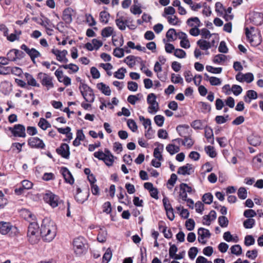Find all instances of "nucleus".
<instances>
[{
	"mask_svg": "<svg viewBox=\"0 0 263 263\" xmlns=\"http://www.w3.org/2000/svg\"><path fill=\"white\" fill-rule=\"evenodd\" d=\"M112 252L110 248H108L103 256V260L106 261V263H107L111 258Z\"/></svg>",
	"mask_w": 263,
	"mask_h": 263,
	"instance_id": "55",
	"label": "nucleus"
},
{
	"mask_svg": "<svg viewBox=\"0 0 263 263\" xmlns=\"http://www.w3.org/2000/svg\"><path fill=\"white\" fill-rule=\"evenodd\" d=\"M258 255V251L257 250L254 249L252 251H248L246 253V256L251 259H255Z\"/></svg>",
	"mask_w": 263,
	"mask_h": 263,
	"instance_id": "52",
	"label": "nucleus"
},
{
	"mask_svg": "<svg viewBox=\"0 0 263 263\" xmlns=\"http://www.w3.org/2000/svg\"><path fill=\"white\" fill-rule=\"evenodd\" d=\"M28 145L32 148H44L45 144L43 141L37 137H31L28 141Z\"/></svg>",
	"mask_w": 263,
	"mask_h": 263,
	"instance_id": "10",
	"label": "nucleus"
},
{
	"mask_svg": "<svg viewBox=\"0 0 263 263\" xmlns=\"http://www.w3.org/2000/svg\"><path fill=\"white\" fill-rule=\"evenodd\" d=\"M238 197L241 199H245L247 197V191L243 187H240L237 192Z\"/></svg>",
	"mask_w": 263,
	"mask_h": 263,
	"instance_id": "40",
	"label": "nucleus"
},
{
	"mask_svg": "<svg viewBox=\"0 0 263 263\" xmlns=\"http://www.w3.org/2000/svg\"><path fill=\"white\" fill-rule=\"evenodd\" d=\"M194 141L187 136L184 137V139L182 141V144L187 148L191 147L194 145Z\"/></svg>",
	"mask_w": 263,
	"mask_h": 263,
	"instance_id": "35",
	"label": "nucleus"
},
{
	"mask_svg": "<svg viewBox=\"0 0 263 263\" xmlns=\"http://www.w3.org/2000/svg\"><path fill=\"white\" fill-rule=\"evenodd\" d=\"M255 224V220L252 218H248L243 222V226L246 229H251Z\"/></svg>",
	"mask_w": 263,
	"mask_h": 263,
	"instance_id": "46",
	"label": "nucleus"
},
{
	"mask_svg": "<svg viewBox=\"0 0 263 263\" xmlns=\"http://www.w3.org/2000/svg\"><path fill=\"white\" fill-rule=\"evenodd\" d=\"M218 222L219 225L222 227H227L229 223V220L228 218L224 216H219L218 218Z\"/></svg>",
	"mask_w": 263,
	"mask_h": 263,
	"instance_id": "42",
	"label": "nucleus"
},
{
	"mask_svg": "<svg viewBox=\"0 0 263 263\" xmlns=\"http://www.w3.org/2000/svg\"><path fill=\"white\" fill-rule=\"evenodd\" d=\"M155 144L157 145L158 146L154 149V157L159 161L163 160L162 155V152L163 150V144L159 143H156Z\"/></svg>",
	"mask_w": 263,
	"mask_h": 263,
	"instance_id": "16",
	"label": "nucleus"
},
{
	"mask_svg": "<svg viewBox=\"0 0 263 263\" xmlns=\"http://www.w3.org/2000/svg\"><path fill=\"white\" fill-rule=\"evenodd\" d=\"M243 76L244 78V81L246 82L247 83H251L254 80V76L253 73L251 72H248L243 74Z\"/></svg>",
	"mask_w": 263,
	"mask_h": 263,
	"instance_id": "61",
	"label": "nucleus"
},
{
	"mask_svg": "<svg viewBox=\"0 0 263 263\" xmlns=\"http://www.w3.org/2000/svg\"><path fill=\"white\" fill-rule=\"evenodd\" d=\"M175 12L176 11L175 8L172 6L165 7L164 10V12L162 14V16L164 17H166L167 15H173Z\"/></svg>",
	"mask_w": 263,
	"mask_h": 263,
	"instance_id": "38",
	"label": "nucleus"
},
{
	"mask_svg": "<svg viewBox=\"0 0 263 263\" xmlns=\"http://www.w3.org/2000/svg\"><path fill=\"white\" fill-rule=\"evenodd\" d=\"M195 222L193 219H189L185 222V227L187 230L192 231L195 228Z\"/></svg>",
	"mask_w": 263,
	"mask_h": 263,
	"instance_id": "49",
	"label": "nucleus"
},
{
	"mask_svg": "<svg viewBox=\"0 0 263 263\" xmlns=\"http://www.w3.org/2000/svg\"><path fill=\"white\" fill-rule=\"evenodd\" d=\"M257 98V92L253 90H249L247 92V95L245 97L244 100L246 102L250 103L251 100L256 99Z\"/></svg>",
	"mask_w": 263,
	"mask_h": 263,
	"instance_id": "22",
	"label": "nucleus"
},
{
	"mask_svg": "<svg viewBox=\"0 0 263 263\" xmlns=\"http://www.w3.org/2000/svg\"><path fill=\"white\" fill-rule=\"evenodd\" d=\"M26 77L27 80V83L29 85L36 87L40 86V84L36 82V80L32 77L31 75L27 74Z\"/></svg>",
	"mask_w": 263,
	"mask_h": 263,
	"instance_id": "37",
	"label": "nucleus"
},
{
	"mask_svg": "<svg viewBox=\"0 0 263 263\" xmlns=\"http://www.w3.org/2000/svg\"><path fill=\"white\" fill-rule=\"evenodd\" d=\"M197 234L198 235V241L203 245H205L206 242V241L204 240L203 239L206 237L209 238L211 236L210 231L208 229L203 228H200L198 230Z\"/></svg>",
	"mask_w": 263,
	"mask_h": 263,
	"instance_id": "13",
	"label": "nucleus"
},
{
	"mask_svg": "<svg viewBox=\"0 0 263 263\" xmlns=\"http://www.w3.org/2000/svg\"><path fill=\"white\" fill-rule=\"evenodd\" d=\"M192 169V165L187 163L185 165L179 167L177 173L183 175H190V170Z\"/></svg>",
	"mask_w": 263,
	"mask_h": 263,
	"instance_id": "20",
	"label": "nucleus"
},
{
	"mask_svg": "<svg viewBox=\"0 0 263 263\" xmlns=\"http://www.w3.org/2000/svg\"><path fill=\"white\" fill-rule=\"evenodd\" d=\"M166 151L171 154L174 155L180 151V148L173 144H169L166 147Z\"/></svg>",
	"mask_w": 263,
	"mask_h": 263,
	"instance_id": "27",
	"label": "nucleus"
},
{
	"mask_svg": "<svg viewBox=\"0 0 263 263\" xmlns=\"http://www.w3.org/2000/svg\"><path fill=\"white\" fill-rule=\"evenodd\" d=\"M89 196V192L88 190L85 193L82 192L80 188H78L75 199L79 203H83L87 200Z\"/></svg>",
	"mask_w": 263,
	"mask_h": 263,
	"instance_id": "12",
	"label": "nucleus"
},
{
	"mask_svg": "<svg viewBox=\"0 0 263 263\" xmlns=\"http://www.w3.org/2000/svg\"><path fill=\"white\" fill-rule=\"evenodd\" d=\"M39 77L42 79L41 83L43 86H46L47 89L53 87V84L52 82V78L46 73H39Z\"/></svg>",
	"mask_w": 263,
	"mask_h": 263,
	"instance_id": "11",
	"label": "nucleus"
},
{
	"mask_svg": "<svg viewBox=\"0 0 263 263\" xmlns=\"http://www.w3.org/2000/svg\"><path fill=\"white\" fill-rule=\"evenodd\" d=\"M135 58L134 55H129L124 59V62L129 67H133L135 65Z\"/></svg>",
	"mask_w": 263,
	"mask_h": 263,
	"instance_id": "41",
	"label": "nucleus"
},
{
	"mask_svg": "<svg viewBox=\"0 0 263 263\" xmlns=\"http://www.w3.org/2000/svg\"><path fill=\"white\" fill-rule=\"evenodd\" d=\"M251 20L254 24L258 26L263 23V14L261 13H255L253 14Z\"/></svg>",
	"mask_w": 263,
	"mask_h": 263,
	"instance_id": "19",
	"label": "nucleus"
},
{
	"mask_svg": "<svg viewBox=\"0 0 263 263\" xmlns=\"http://www.w3.org/2000/svg\"><path fill=\"white\" fill-rule=\"evenodd\" d=\"M192 22H194L196 24L195 26H197V27H200V21L199 19L198 18V17H191V18H189L186 21V23L189 26H190L191 27H194L195 26H194V24Z\"/></svg>",
	"mask_w": 263,
	"mask_h": 263,
	"instance_id": "32",
	"label": "nucleus"
},
{
	"mask_svg": "<svg viewBox=\"0 0 263 263\" xmlns=\"http://www.w3.org/2000/svg\"><path fill=\"white\" fill-rule=\"evenodd\" d=\"M174 55L179 58H184L186 56V53L182 49H177L175 50Z\"/></svg>",
	"mask_w": 263,
	"mask_h": 263,
	"instance_id": "60",
	"label": "nucleus"
},
{
	"mask_svg": "<svg viewBox=\"0 0 263 263\" xmlns=\"http://www.w3.org/2000/svg\"><path fill=\"white\" fill-rule=\"evenodd\" d=\"M73 10L71 8L65 9L63 12L62 18L66 24H70L72 21V13Z\"/></svg>",
	"mask_w": 263,
	"mask_h": 263,
	"instance_id": "17",
	"label": "nucleus"
},
{
	"mask_svg": "<svg viewBox=\"0 0 263 263\" xmlns=\"http://www.w3.org/2000/svg\"><path fill=\"white\" fill-rule=\"evenodd\" d=\"M114 29L110 26L103 28L101 32V35L104 37L110 36L113 33Z\"/></svg>",
	"mask_w": 263,
	"mask_h": 263,
	"instance_id": "30",
	"label": "nucleus"
},
{
	"mask_svg": "<svg viewBox=\"0 0 263 263\" xmlns=\"http://www.w3.org/2000/svg\"><path fill=\"white\" fill-rule=\"evenodd\" d=\"M255 242V239L252 235H247L245 239V244L247 246L253 245Z\"/></svg>",
	"mask_w": 263,
	"mask_h": 263,
	"instance_id": "56",
	"label": "nucleus"
},
{
	"mask_svg": "<svg viewBox=\"0 0 263 263\" xmlns=\"http://www.w3.org/2000/svg\"><path fill=\"white\" fill-rule=\"evenodd\" d=\"M115 21L116 25L119 29L121 30H124L125 29L127 22L126 20H123V16H121L119 18H117Z\"/></svg>",
	"mask_w": 263,
	"mask_h": 263,
	"instance_id": "25",
	"label": "nucleus"
},
{
	"mask_svg": "<svg viewBox=\"0 0 263 263\" xmlns=\"http://www.w3.org/2000/svg\"><path fill=\"white\" fill-rule=\"evenodd\" d=\"M213 196L211 193H205L202 196V201L208 204H210L212 202Z\"/></svg>",
	"mask_w": 263,
	"mask_h": 263,
	"instance_id": "39",
	"label": "nucleus"
},
{
	"mask_svg": "<svg viewBox=\"0 0 263 263\" xmlns=\"http://www.w3.org/2000/svg\"><path fill=\"white\" fill-rule=\"evenodd\" d=\"M205 137L208 142H211L212 144L214 143L213 133L212 128L209 127L205 129Z\"/></svg>",
	"mask_w": 263,
	"mask_h": 263,
	"instance_id": "29",
	"label": "nucleus"
},
{
	"mask_svg": "<svg viewBox=\"0 0 263 263\" xmlns=\"http://www.w3.org/2000/svg\"><path fill=\"white\" fill-rule=\"evenodd\" d=\"M25 54L21 50L16 49H12L9 50L6 56L10 62H15L24 58Z\"/></svg>",
	"mask_w": 263,
	"mask_h": 263,
	"instance_id": "7",
	"label": "nucleus"
},
{
	"mask_svg": "<svg viewBox=\"0 0 263 263\" xmlns=\"http://www.w3.org/2000/svg\"><path fill=\"white\" fill-rule=\"evenodd\" d=\"M155 123L159 127L163 126L164 122V117L161 115H156L154 117Z\"/></svg>",
	"mask_w": 263,
	"mask_h": 263,
	"instance_id": "43",
	"label": "nucleus"
},
{
	"mask_svg": "<svg viewBox=\"0 0 263 263\" xmlns=\"http://www.w3.org/2000/svg\"><path fill=\"white\" fill-rule=\"evenodd\" d=\"M198 250L196 247H192L190 249L188 254L191 259H194L198 253Z\"/></svg>",
	"mask_w": 263,
	"mask_h": 263,
	"instance_id": "50",
	"label": "nucleus"
},
{
	"mask_svg": "<svg viewBox=\"0 0 263 263\" xmlns=\"http://www.w3.org/2000/svg\"><path fill=\"white\" fill-rule=\"evenodd\" d=\"M60 172L66 182L69 183L70 184H72L74 183L73 177L70 171L66 167H62L61 168Z\"/></svg>",
	"mask_w": 263,
	"mask_h": 263,
	"instance_id": "15",
	"label": "nucleus"
},
{
	"mask_svg": "<svg viewBox=\"0 0 263 263\" xmlns=\"http://www.w3.org/2000/svg\"><path fill=\"white\" fill-rule=\"evenodd\" d=\"M38 125L43 130H46L51 126L50 124L44 118H41Z\"/></svg>",
	"mask_w": 263,
	"mask_h": 263,
	"instance_id": "31",
	"label": "nucleus"
},
{
	"mask_svg": "<svg viewBox=\"0 0 263 263\" xmlns=\"http://www.w3.org/2000/svg\"><path fill=\"white\" fill-rule=\"evenodd\" d=\"M209 82L210 84L213 86L219 85L221 83L220 79L215 77H211L209 78Z\"/></svg>",
	"mask_w": 263,
	"mask_h": 263,
	"instance_id": "54",
	"label": "nucleus"
},
{
	"mask_svg": "<svg viewBox=\"0 0 263 263\" xmlns=\"http://www.w3.org/2000/svg\"><path fill=\"white\" fill-rule=\"evenodd\" d=\"M110 14L106 11H102L100 13V21L101 22L107 24L108 22Z\"/></svg>",
	"mask_w": 263,
	"mask_h": 263,
	"instance_id": "28",
	"label": "nucleus"
},
{
	"mask_svg": "<svg viewBox=\"0 0 263 263\" xmlns=\"http://www.w3.org/2000/svg\"><path fill=\"white\" fill-rule=\"evenodd\" d=\"M79 89L81 93L86 102L92 103L95 100V95L92 89L87 84L81 83Z\"/></svg>",
	"mask_w": 263,
	"mask_h": 263,
	"instance_id": "4",
	"label": "nucleus"
},
{
	"mask_svg": "<svg viewBox=\"0 0 263 263\" xmlns=\"http://www.w3.org/2000/svg\"><path fill=\"white\" fill-rule=\"evenodd\" d=\"M113 54L114 56L121 58L124 55V50L123 48L117 47L114 50Z\"/></svg>",
	"mask_w": 263,
	"mask_h": 263,
	"instance_id": "45",
	"label": "nucleus"
},
{
	"mask_svg": "<svg viewBox=\"0 0 263 263\" xmlns=\"http://www.w3.org/2000/svg\"><path fill=\"white\" fill-rule=\"evenodd\" d=\"M84 241V239L81 237L74 239L73 241V250L77 255H80L86 251Z\"/></svg>",
	"mask_w": 263,
	"mask_h": 263,
	"instance_id": "6",
	"label": "nucleus"
},
{
	"mask_svg": "<svg viewBox=\"0 0 263 263\" xmlns=\"http://www.w3.org/2000/svg\"><path fill=\"white\" fill-rule=\"evenodd\" d=\"M231 252L236 255H239L242 253L241 247L239 245H235L231 247Z\"/></svg>",
	"mask_w": 263,
	"mask_h": 263,
	"instance_id": "36",
	"label": "nucleus"
},
{
	"mask_svg": "<svg viewBox=\"0 0 263 263\" xmlns=\"http://www.w3.org/2000/svg\"><path fill=\"white\" fill-rule=\"evenodd\" d=\"M168 22L172 25H176L179 22L178 17L176 15L168 16L166 17Z\"/></svg>",
	"mask_w": 263,
	"mask_h": 263,
	"instance_id": "59",
	"label": "nucleus"
},
{
	"mask_svg": "<svg viewBox=\"0 0 263 263\" xmlns=\"http://www.w3.org/2000/svg\"><path fill=\"white\" fill-rule=\"evenodd\" d=\"M189 126L186 125H179L177 127L176 130L179 135L182 137H185L187 136V130L189 129Z\"/></svg>",
	"mask_w": 263,
	"mask_h": 263,
	"instance_id": "24",
	"label": "nucleus"
},
{
	"mask_svg": "<svg viewBox=\"0 0 263 263\" xmlns=\"http://www.w3.org/2000/svg\"><path fill=\"white\" fill-rule=\"evenodd\" d=\"M256 213L253 210L249 209L245 211L243 215L247 218H252L256 216Z\"/></svg>",
	"mask_w": 263,
	"mask_h": 263,
	"instance_id": "64",
	"label": "nucleus"
},
{
	"mask_svg": "<svg viewBox=\"0 0 263 263\" xmlns=\"http://www.w3.org/2000/svg\"><path fill=\"white\" fill-rule=\"evenodd\" d=\"M197 44L202 50H207L212 46L211 43L205 40H199L197 42Z\"/></svg>",
	"mask_w": 263,
	"mask_h": 263,
	"instance_id": "26",
	"label": "nucleus"
},
{
	"mask_svg": "<svg viewBox=\"0 0 263 263\" xmlns=\"http://www.w3.org/2000/svg\"><path fill=\"white\" fill-rule=\"evenodd\" d=\"M39 226L35 222H30L28 229L27 237L28 241L31 244L36 243L41 236L39 232Z\"/></svg>",
	"mask_w": 263,
	"mask_h": 263,
	"instance_id": "3",
	"label": "nucleus"
},
{
	"mask_svg": "<svg viewBox=\"0 0 263 263\" xmlns=\"http://www.w3.org/2000/svg\"><path fill=\"white\" fill-rule=\"evenodd\" d=\"M191 126L195 129H199L202 128V124L201 120H196L192 122Z\"/></svg>",
	"mask_w": 263,
	"mask_h": 263,
	"instance_id": "62",
	"label": "nucleus"
},
{
	"mask_svg": "<svg viewBox=\"0 0 263 263\" xmlns=\"http://www.w3.org/2000/svg\"><path fill=\"white\" fill-rule=\"evenodd\" d=\"M130 11L134 14H140L142 13V10L140 7L138 5H134L130 8Z\"/></svg>",
	"mask_w": 263,
	"mask_h": 263,
	"instance_id": "63",
	"label": "nucleus"
},
{
	"mask_svg": "<svg viewBox=\"0 0 263 263\" xmlns=\"http://www.w3.org/2000/svg\"><path fill=\"white\" fill-rule=\"evenodd\" d=\"M9 130L14 137L22 138L26 137L25 127L22 124H16L13 127H10Z\"/></svg>",
	"mask_w": 263,
	"mask_h": 263,
	"instance_id": "8",
	"label": "nucleus"
},
{
	"mask_svg": "<svg viewBox=\"0 0 263 263\" xmlns=\"http://www.w3.org/2000/svg\"><path fill=\"white\" fill-rule=\"evenodd\" d=\"M97 88L106 96H110L111 94V90L109 86H106L103 83H100L98 84Z\"/></svg>",
	"mask_w": 263,
	"mask_h": 263,
	"instance_id": "23",
	"label": "nucleus"
},
{
	"mask_svg": "<svg viewBox=\"0 0 263 263\" xmlns=\"http://www.w3.org/2000/svg\"><path fill=\"white\" fill-rule=\"evenodd\" d=\"M126 72L125 68H121L114 73V77L119 79H123Z\"/></svg>",
	"mask_w": 263,
	"mask_h": 263,
	"instance_id": "33",
	"label": "nucleus"
},
{
	"mask_svg": "<svg viewBox=\"0 0 263 263\" xmlns=\"http://www.w3.org/2000/svg\"><path fill=\"white\" fill-rule=\"evenodd\" d=\"M60 67H63L65 69H69L71 70L73 73L77 72L79 69V67L77 65L72 63L68 65H61L60 66Z\"/></svg>",
	"mask_w": 263,
	"mask_h": 263,
	"instance_id": "34",
	"label": "nucleus"
},
{
	"mask_svg": "<svg viewBox=\"0 0 263 263\" xmlns=\"http://www.w3.org/2000/svg\"><path fill=\"white\" fill-rule=\"evenodd\" d=\"M56 232L57 228L53 221L48 218L43 220L40 228V234L44 240L48 242L52 241L56 235Z\"/></svg>",
	"mask_w": 263,
	"mask_h": 263,
	"instance_id": "1",
	"label": "nucleus"
},
{
	"mask_svg": "<svg viewBox=\"0 0 263 263\" xmlns=\"http://www.w3.org/2000/svg\"><path fill=\"white\" fill-rule=\"evenodd\" d=\"M10 223L4 221L0 222V233L3 235L7 234L12 229Z\"/></svg>",
	"mask_w": 263,
	"mask_h": 263,
	"instance_id": "18",
	"label": "nucleus"
},
{
	"mask_svg": "<svg viewBox=\"0 0 263 263\" xmlns=\"http://www.w3.org/2000/svg\"><path fill=\"white\" fill-rule=\"evenodd\" d=\"M171 81L175 84H182L183 82V79L180 76V75H176L175 73L172 74Z\"/></svg>",
	"mask_w": 263,
	"mask_h": 263,
	"instance_id": "47",
	"label": "nucleus"
},
{
	"mask_svg": "<svg viewBox=\"0 0 263 263\" xmlns=\"http://www.w3.org/2000/svg\"><path fill=\"white\" fill-rule=\"evenodd\" d=\"M127 87L129 90L136 91L138 89V85L135 82L129 81L127 83Z\"/></svg>",
	"mask_w": 263,
	"mask_h": 263,
	"instance_id": "57",
	"label": "nucleus"
},
{
	"mask_svg": "<svg viewBox=\"0 0 263 263\" xmlns=\"http://www.w3.org/2000/svg\"><path fill=\"white\" fill-rule=\"evenodd\" d=\"M205 150L207 154L211 158H214L216 156V153L214 151V148L213 146H208L205 147Z\"/></svg>",
	"mask_w": 263,
	"mask_h": 263,
	"instance_id": "51",
	"label": "nucleus"
},
{
	"mask_svg": "<svg viewBox=\"0 0 263 263\" xmlns=\"http://www.w3.org/2000/svg\"><path fill=\"white\" fill-rule=\"evenodd\" d=\"M21 48L29 55L33 64H35V58L41 57L40 52L35 48L29 49L25 44L22 45Z\"/></svg>",
	"mask_w": 263,
	"mask_h": 263,
	"instance_id": "9",
	"label": "nucleus"
},
{
	"mask_svg": "<svg viewBox=\"0 0 263 263\" xmlns=\"http://www.w3.org/2000/svg\"><path fill=\"white\" fill-rule=\"evenodd\" d=\"M248 141L250 145L254 146L259 145L261 143V140L258 136L251 135L248 138Z\"/></svg>",
	"mask_w": 263,
	"mask_h": 263,
	"instance_id": "21",
	"label": "nucleus"
},
{
	"mask_svg": "<svg viewBox=\"0 0 263 263\" xmlns=\"http://www.w3.org/2000/svg\"><path fill=\"white\" fill-rule=\"evenodd\" d=\"M156 96L153 93L147 96V102L150 105L148 107V110L150 114H155L158 110L159 104L156 101Z\"/></svg>",
	"mask_w": 263,
	"mask_h": 263,
	"instance_id": "5",
	"label": "nucleus"
},
{
	"mask_svg": "<svg viewBox=\"0 0 263 263\" xmlns=\"http://www.w3.org/2000/svg\"><path fill=\"white\" fill-rule=\"evenodd\" d=\"M57 152L63 158H68L70 155L69 147L68 144L62 143L60 147L57 149Z\"/></svg>",
	"mask_w": 263,
	"mask_h": 263,
	"instance_id": "14",
	"label": "nucleus"
},
{
	"mask_svg": "<svg viewBox=\"0 0 263 263\" xmlns=\"http://www.w3.org/2000/svg\"><path fill=\"white\" fill-rule=\"evenodd\" d=\"M231 91L233 92L234 95L237 96L242 92V89L239 85H233L231 88Z\"/></svg>",
	"mask_w": 263,
	"mask_h": 263,
	"instance_id": "48",
	"label": "nucleus"
},
{
	"mask_svg": "<svg viewBox=\"0 0 263 263\" xmlns=\"http://www.w3.org/2000/svg\"><path fill=\"white\" fill-rule=\"evenodd\" d=\"M205 68L207 71L212 73H220L222 71V68L221 67L215 68L212 66L208 65Z\"/></svg>",
	"mask_w": 263,
	"mask_h": 263,
	"instance_id": "44",
	"label": "nucleus"
},
{
	"mask_svg": "<svg viewBox=\"0 0 263 263\" xmlns=\"http://www.w3.org/2000/svg\"><path fill=\"white\" fill-rule=\"evenodd\" d=\"M226 59V56L225 55L219 54L216 55L214 59L213 62L215 63H220L222 61H224Z\"/></svg>",
	"mask_w": 263,
	"mask_h": 263,
	"instance_id": "58",
	"label": "nucleus"
},
{
	"mask_svg": "<svg viewBox=\"0 0 263 263\" xmlns=\"http://www.w3.org/2000/svg\"><path fill=\"white\" fill-rule=\"evenodd\" d=\"M43 199L45 202L48 203L53 208L58 206L61 208V205H62V209L65 208L63 201L60 200L58 196L50 191H46V193L44 194Z\"/></svg>",
	"mask_w": 263,
	"mask_h": 263,
	"instance_id": "2",
	"label": "nucleus"
},
{
	"mask_svg": "<svg viewBox=\"0 0 263 263\" xmlns=\"http://www.w3.org/2000/svg\"><path fill=\"white\" fill-rule=\"evenodd\" d=\"M128 127L133 131L136 132L137 130L138 126L134 120L128 119L127 122Z\"/></svg>",
	"mask_w": 263,
	"mask_h": 263,
	"instance_id": "53",
	"label": "nucleus"
}]
</instances>
